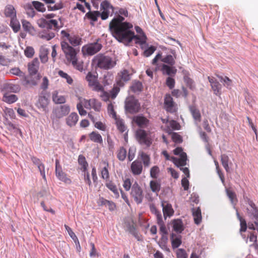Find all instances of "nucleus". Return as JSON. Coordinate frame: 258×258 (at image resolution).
<instances>
[{
    "instance_id": "nucleus-1",
    "label": "nucleus",
    "mask_w": 258,
    "mask_h": 258,
    "mask_svg": "<svg viewBox=\"0 0 258 258\" xmlns=\"http://www.w3.org/2000/svg\"><path fill=\"white\" fill-rule=\"evenodd\" d=\"M133 28V24L127 22L119 24L117 20H115L112 25H109V29L112 36L119 42L128 44L135 39L137 43L141 45L145 44L146 36L139 37L136 35Z\"/></svg>"
},
{
    "instance_id": "nucleus-2",
    "label": "nucleus",
    "mask_w": 258,
    "mask_h": 258,
    "mask_svg": "<svg viewBox=\"0 0 258 258\" xmlns=\"http://www.w3.org/2000/svg\"><path fill=\"white\" fill-rule=\"evenodd\" d=\"M92 63L96 67L105 70H108L115 66L116 60L110 56L99 53L94 57Z\"/></svg>"
},
{
    "instance_id": "nucleus-3",
    "label": "nucleus",
    "mask_w": 258,
    "mask_h": 258,
    "mask_svg": "<svg viewBox=\"0 0 258 258\" xmlns=\"http://www.w3.org/2000/svg\"><path fill=\"white\" fill-rule=\"evenodd\" d=\"M60 46L66 59L71 62L77 57V54L79 52V49L75 48L71 46L68 42L66 41H61Z\"/></svg>"
},
{
    "instance_id": "nucleus-4",
    "label": "nucleus",
    "mask_w": 258,
    "mask_h": 258,
    "mask_svg": "<svg viewBox=\"0 0 258 258\" xmlns=\"http://www.w3.org/2000/svg\"><path fill=\"white\" fill-rule=\"evenodd\" d=\"M140 108V103L134 96H131L126 99L125 109L126 112L131 114H134L138 112Z\"/></svg>"
},
{
    "instance_id": "nucleus-5",
    "label": "nucleus",
    "mask_w": 258,
    "mask_h": 258,
    "mask_svg": "<svg viewBox=\"0 0 258 258\" xmlns=\"http://www.w3.org/2000/svg\"><path fill=\"white\" fill-rule=\"evenodd\" d=\"M98 41L99 39L95 42L84 45L82 48L83 55H93L99 52L102 49V45Z\"/></svg>"
},
{
    "instance_id": "nucleus-6",
    "label": "nucleus",
    "mask_w": 258,
    "mask_h": 258,
    "mask_svg": "<svg viewBox=\"0 0 258 258\" xmlns=\"http://www.w3.org/2000/svg\"><path fill=\"white\" fill-rule=\"evenodd\" d=\"M130 195L137 204H140L142 202L144 198L143 191L136 181L133 183L132 186Z\"/></svg>"
},
{
    "instance_id": "nucleus-7",
    "label": "nucleus",
    "mask_w": 258,
    "mask_h": 258,
    "mask_svg": "<svg viewBox=\"0 0 258 258\" xmlns=\"http://www.w3.org/2000/svg\"><path fill=\"white\" fill-rule=\"evenodd\" d=\"M62 41H68L73 46H77L81 44L82 38L78 35H71L65 30H62L60 32Z\"/></svg>"
},
{
    "instance_id": "nucleus-8",
    "label": "nucleus",
    "mask_w": 258,
    "mask_h": 258,
    "mask_svg": "<svg viewBox=\"0 0 258 258\" xmlns=\"http://www.w3.org/2000/svg\"><path fill=\"white\" fill-rule=\"evenodd\" d=\"M136 138L139 143L149 147L152 144L151 139L148 136L147 133L144 130L139 129L136 133Z\"/></svg>"
},
{
    "instance_id": "nucleus-9",
    "label": "nucleus",
    "mask_w": 258,
    "mask_h": 258,
    "mask_svg": "<svg viewBox=\"0 0 258 258\" xmlns=\"http://www.w3.org/2000/svg\"><path fill=\"white\" fill-rule=\"evenodd\" d=\"M249 207L247 208V213L250 217H252L255 221L254 224L256 226V230L258 232V207L251 200L248 201Z\"/></svg>"
},
{
    "instance_id": "nucleus-10",
    "label": "nucleus",
    "mask_w": 258,
    "mask_h": 258,
    "mask_svg": "<svg viewBox=\"0 0 258 258\" xmlns=\"http://www.w3.org/2000/svg\"><path fill=\"white\" fill-rule=\"evenodd\" d=\"M70 112V106L68 104H64L56 108L53 113L56 118L60 119L67 115Z\"/></svg>"
},
{
    "instance_id": "nucleus-11",
    "label": "nucleus",
    "mask_w": 258,
    "mask_h": 258,
    "mask_svg": "<svg viewBox=\"0 0 258 258\" xmlns=\"http://www.w3.org/2000/svg\"><path fill=\"white\" fill-rule=\"evenodd\" d=\"M101 177L105 180L109 179V165L107 161H102L100 162L98 169Z\"/></svg>"
},
{
    "instance_id": "nucleus-12",
    "label": "nucleus",
    "mask_w": 258,
    "mask_h": 258,
    "mask_svg": "<svg viewBox=\"0 0 258 258\" xmlns=\"http://www.w3.org/2000/svg\"><path fill=\"white\" fill-rule=\"evenodd\" d=\"M164 108L166 110L171 113L176 111V105L173 102V98L169 94H166L164 97Z\"/></svg>"
},
{
    "instance_id": "nucleus-13",
    "label": "nucleus",
    "mask_w": 258,
    "mask_h": 258,
    "mask_svg": "<svg viewBox=\"0 0 258 258\" xmlns=\"http://www.w3.org/2000/svg\"><path fill=\"white\" fill-rule=\"evenodd\" d=\"M83 105L87 109L93 108L96 111L99 112L101 108V103L96 99H84Z\"/></svg>"
},
{
    "instance_id": "nucleus-14",
    "label": "nucleus",
    "mask_w": 258,
    "mask_h": 258,
    "mask_svg": "<svg viewBox=\"0 0 258 258\" xmlns=\"http://www.w3.org/2000/svg\"><path fill=\"white\" fill-rule=\"evenodd\" d=\"M48 97L49 95L46 93H41L36 103L37 107L39 109H42L43 111H46L49 102Z\"/></svg>"
},
{
    "instance_id": "nucleus-15",
    "label": "nucleus",
    "mask_w": 258,
    "mask_h": 258,
    "mask_svg": "<svg viewBox=\"0 0 258 258\" xmlns=\"http://www.w3.org/2000/svg\"><path fill=\"white\" fill-rule=\"evenodd\" d=\"M118 79L116 81V85L119 87H123L124 82H126L130 80V75L127 70L121 71L117 75Z\"/></svg>"
},
{
    "instance_id": "nucleus-16",
    "label": "nucleus",
    "mask_w": 258,
    "mask_h": 258,
    "mask_svg": "<svg viewBox=\"0 0 258 258\" xmlns=\"http://www.w3.org/2000/svg\"><path fill=\"white\" fill-rule=\"evenodd\" d=\"M133 121L141 128L147 127L150 123V120L142 115L134 116Z\"/></svg>"
},
{
    "instance_id": "nucleus-17",
    "label": "nucleus",
    "mask_w": 258,
    "mask_h": 258,
    "mask_svg": "<svg viewBox=\"0 0 258 258\" xmlns=\"http://www.w3.org/2000/svg\"><path fill=\"white\" fill-rule=\"evenodd\" d=\"M131 171L134 175H140L143 171V165L141 161L136 160L131 166Z\"/></svg>"
},
{
    "instance_id": "nucleus-18",
    "label": "nucleus",
    "mask_w": 258,
    "mask_h": 258,
    "mask_svg": "<svg viewBox=\"0 0 258 258\" xmlns=\"http://www.w3.org/2000/svg\"><path fill=\"white\" fill-rule=\"evenodd\" d=\"M34 75H30L27 76H24L23 80L25 82V85L27 86H36L40 78V75H38L34 76Z\"/></svg>"
},
{
    "instance_id": "nucleus-19",
    "label": "nucleus",
    "mask_w": 258,
    "mask_h": 258,
    "mask_svg": "<svg viewBox=\"0 0 258 258\" xmlns=\"http://www.w3.org/2000/svg\"><path fill=\"white\" fill-rule=\"evenodd\" d=\"M39 66V61L38 58H35L29 63L28 65V72L30 75H36Z\"/></svg>"
},
{
    "instance_id": "nucleus-20",
    "label": "nucleus",
    "mask_w": 258,
    "mask_h": 258,
    "mask_svg": "<svg viewBox=\"0 0 258 258\" xmlns=\"http://www.w3.org/2000/svg\"><path fill=\"white\" fill-rule=\"evenodd\" d=\"M55 172L56 177L59 180L67 184H70L72 182L71 179L68 177L67 174L62 171V168L55 170Z\"/></svg>"
},
{
    "instance_id": "nucleus-21",
    "label": "nucleus",
    "mask_w": 258,
    "mask_h": 258,
    "mask_svg": "<svg viewBox=\"0 0 258 258\" xmlns=\"http://www.w3.org/2000/svg\"><path fill=\"white\" fill-rule=\"evenodd\" d=\"M171 160L178 167L183 166L186 165L187 156L185 153H183L180 155L179 158H177L174 157H171Z\"/></svg>"
},
{
    "instance_id": "nucleus-22",
    "label": "nucleus",
    "mask_w": 258,
    "mask_h": 258,
    "mask_svg": "<svg viewBox=\"0 0 258 258\" xmlns=\"http://www.w3.org/2000/svg\"><path fill=\"white\" fill-rule=\"evenodd\" d=\"M4 14L6 17L10 18L11 19L17 17L16 11L12 5H8L6 6L4 10Z\"/></svg>"
},
{
    "instance_id": "nucleus-23",
    "label": "nucleus",
    "mask_w": 258,
    "mask_h": 258,
    "mask_svg": "<svg viewBox=\"0 0 258 258\" xmlns=\"http://www.w3.org/2000/svg\"><path fill=\"white\" fill-rule=\"evenodd\" d=\"M127 231L133 235L138 241L142 240L141 235L139 233L136 225L133 223L132 225L129 224L127 226Z\"/></svg>"
},
{
    "instance_id": "nucleus-24",
    "label": "nucleus",
    "mask_w": 258,
    "mask_h": 258,
    "mask_svg": "<svg viewBox=\"0 0 258 258\" xmlns=\"http://www.w3.org/2000/svg\"><path fill=\"white\" fill-rule=\"evenodd\" d=\"M55 33L50 30H45L39 34V36L40 38L49 41L55 37Z\"/></svg>"
},
{
    "instance_id": "nucleus-25",
    "label": "nucleus",
    "mask_w": 258,
    "mask_h": 258,
    "mask_svg": "<svg viewBox=\"0 0 258 258\" xmlns=\"http://www.w3.org/2000/svg\"><path fill=\"white\" fill-rule=\"evenodd\" d=\"M192 214L194 217L195 223L199 225L202 222V217L201 210L200 207L193 208L192 209Z\"/></svg>"
},
{
    "instance_id": "nucleus-26",
    "label": "nucleus",
    "mask_w": 258,
    "mask_h": 258,
    "mask_svg": "<svg viewBox=\"0 0 258 258\" xmlns=\"http://www.w3.org/2000/svg\"><path fill=\"white\" fill-rule=\"evenodd\" d=\"M79 116L76 113H71L66 118V123L70 127L75 126L78 121Z\"/></svg>"
},
{
    "instance_id": "nucleus-27",
    "label": "nucleus",
    "mask_w": 258,
    "mask_h": 258,
    "mask_svg": "<svg viewBox=\"0 0 258 258\" xmlns=\"http://www.w3.org/2000/svg\"><path fill=\"white\" fill-rule=\"evenodd\" d=\"M100 13L99 11H89L85 15V17L91 21L90 24L94 25V22H96L98 20V17L100 16Z\"/></svg>"
},
{
    "instance_id": "nucleus-28",
    "label": "nucleus",
    "mask_w": 258,
    "mask_h": 258,
    "mask_svg": "<svg viewBox=\"0 0 258 258\" xmlns=\"http://www.w3.org/2000/svg\"><path fill=\"white\" fill-rule=\"evenodd\" d=\"M52 99L55 104H62L66 102L64 96L59 95L57 91H54L52 94Z\"/></svg>"
},
{
    "instance_id": "nucleus-29",
    "label": "nucleus",
    "mask_w": 258,
    "mask_h": 258,
    "mask_svg": "<svg viewBox=\"0 0 258 258\" xmlns=\"http://www.w3.org/2000/svg\"><path fill=\"white\" fill-rule=\"evenodd\" d=\"M21 22L23 28L25 31L31 34H33L35 32V30L30 22L26 20H22Z\"/></svg>"
},
{
    "instance_id": "nucleus-30",
    "label": "nucleus",
    "mask_w": 258,
    "mask_h": 258,
    "mask_svg": "<svg viewBox=\"0 0 258 258\" xmlns=\"http://www.w3.org/2000/svg\"><path fill=\"white\" fill-rule=\"evenodd\" d=\"M171 53L173 54L174 56L171 55H167L164 57L161 58V61L164 63L169 64L171 66H172L175 63V59L176 58V56L175 54V50H172Z\"/></svg>"
},
{
    "instance_id": "nucleus-31",
    "label": "nucleus",
    "mask_w": 258,
    "mask_h": 258,
    "mask_svg": "<svg viewBox=\"0 0 258 258\" xmlns=\"http://www.w3.org/2000/svg\"><path fill=\"white\" fill-rule=\"evenodd\" d=\"M162 206L163 207V212L164 214V216L165 217L166 216H171L174 213V211L172 208L171 204L166 203L165 204V203H162Z\"/></svg>"
},
{
    "instance_id": "nucleus-32",
    "label": "nucleus",
    "mask_w": 258,
    "mask_h": 258,
    "mask_svg": "<svg viewBox=\"0 0 258 258\" xmlns=\"http://www.w3.org/2000/svg\"><path fill=\"white\" fill-rule=\"evenodd\" d=\"M115 120V124L117 130L121 133L125 132L127 128L125 125L124 120L119 117L114 118Z\"/></svg>"
},
{
    "instance_id": "nucleus-33",
    "label": "nucleus",
    "mask_w": 258,
    "mask_h": 258,
    "mask_svg": "<svg viewBox=\"0 0 258 258\" xmlns=\"http://www.w3.org/2000/svg\"><path fill=\"white\" fill-rule=\"evenodd\" d=\"M91 141L93 142L101 144L103 142L102 138L100 134L96 132H92L89 135Z\"/></svg>"
},
{
    "instance_id": "nucleus-34",
    "label": "nucleus",
    "mask_w": 258,
    "mask_h": 258,
    "mask_svg": "<svg viewBox=\"0 0 258 258\" xmlns=\"http://www.w3.org/2000/svg\"><path fill=\"white\" fill-rule=\"evenodd\" d=\"M189 110L194 119L199 122L201 120V114L200 110L194 106L189 107Z\"/></svg>"
},
{
    "instance_id": "nucleus-35",
    "label": "nucleus",
    "mask_w": 258,
    "mask_h": 258,
    "mask_svg": "<svg viewBox=\"0 0 258 258\" xmlns=\"http://www.w3.org/2000/svg\"><path fill=\"white\" fill-rule=\"evenodd\" d=\"M10 26L15 33L19 32L21 28L20 24L17 17L11 19Z\"/></svg>"
},
{
    "instance_id": "nucleus-36",
    "label": "nucleus",
    "mask_w": 258,
    "mask_h": 258,
    "mask_svg": "<svg viewBox=\"0 0 258 258\" xmlns=\"http://www.w3.org/2000/svg\"><path fill=\"white\" fill-rule=\"evenodd\" d=\"M221 162L222 166L227 172H229L230 171L229 167V158L228 155L225 154H223L220 156Z\"/></svg>"
},
{
    "instance_id": "nucleus-37",
    "label": "nucleus",
    "mask_w": 258,
    "mask_h": 258,
    "mask_svg": "<svg viewBox=\"0 0 258 258\" xmlns=\"http://www.w3.org/2000/svg\"><path fill=\"white\" fill-rule=\"evenodd\" d=\"M105 181L106 186L111 191H112L115 195L119 196L117 188L115 183L112 181L109 180V179Z\"/></svg>"
},
{
    "instance_id": "nucleus-38",
    "label": "nucleus",
    "mask_w": 258,
    "mask_h": 258,
    "mask_svg": "<svg viewBox=\"0 0 258 258\" xmlns=\"http://www.w3.org/2000/svg\"><path fill=\"white\" fill-rule=\"evenodd\" d=\"M126 150L123 147H120L116 152V156L119 161H124L126 157Z\"/></svg>"
},
{
    "instance_id": "nucleus-39",
    "label": "nucleus",
    "mask_w": 258,
    "mask_h": 258,
    "mask_svg": "<svg viewBox=\"0 0 258 258\" xmlns=\"http://www.w3.org/2000/svg\"><path fill=\"white\" fill-rule=\"evenodd\" d=\"M150 187L153 192L157 194L161 189L160 182L157 180H151L150 182Z\"/></svg>"
},
{
    "instance_id": "nucleus-40",
    "label": "nucleus",
    "mask_w": 258,
    "mask_h": 258,
    "mask_svg": "<svg viewBox=\"0 0 258 258\" xmlns=\"http://www.w3.org/2000/svg\"><path fill=\"white\" fill-rule=\"evenodd\" d=\"M78 162L80 165L81 166V169L83 172H86L87 170L88 164L86 161L85 157L83 155H79L78 158Z\"/></svg>"
},
{
    "instance_id": "nucleus-41",
    "label": "nucleus",
    "mask_w": 258,
    "mask_h": 258,
    "mask_svg": "<svg viewBox=\"0 0 258 258\" xmlns=\"http://www.w3.org/2000/svg\"><path fill=\"white\" fill-rule=\"evenodd\" d=\"M73 67L76 70L82 72L84 70V63L82 61H78V57L70 62Z\"/></svg>"
},
{
    "instance_id": "nucleus-42",
    "label": "nucleus",
    "mask_w": 258,
    "mask_h": 258,
    "mask_svg": "<svg viewBox=\"0 0 258 258\" xmlns=\"http://www.w3.org/2000/svg\"><path fill=\"white\" fill-rule=\"evenodd\" d=\"M18 100V97L14 94H5L4 95L3 100L7 103L11 104L15 102Z\"/></svg>"
},
{
    "instance_id": "nucleus-43",
    "label": "nucleus",
    "mask_w": 258,
    "mask_h": 258,
    "mask_svg": "<svg viewBox=\"0 0 258 258\" xmlns=\"http://www.w3.org/2000/svg\"><path fill=\"white\" fill-rule=\"evenodd\" d=\"M47 29L51 30L54 29L55 30H58L59 29V27L58 26V22L56 20H47Z\"/></svg>"
},
{
    "instance_id": "nucleus-44",
    "label": "nucleus",
    "mask_w": 258,
    "mask_h": 258,
    "mask_svg": "<svg viewBox=\"0 0 258 258\" xmlns=\"http://www.w3.org/2000/svg\"><path fill=\"white\" fill-rule=\"evenodd\" d=\"M24 8L26 11L27 15L29 17L33 18L35 15V12L32 4H26L24 6Z\"/></svg>"
},
{
    "instance_id": "nucleus-45",
    "label": "nucleus",
    "mask_w": 258,
    "mask_h": 258,
    "mask_svg": "<svg viewBox=\"0 0 258 258\" xmlns=\"http://www.w3.org/2000/svg\"><path fill=\"white\" fill-rule=\"evenodd\" d=\"M161 71L163 72V73H165L168 75L175 74L176 72V69L165 64L162 65Z\"/></svg>"
},
{
    "instance_id": "nucleus-46",
    "label": "nucleus",
    "mask_w": 258,
    "mask_h": 258,
    "mask_svg": "<svg viewBox=\"0 0 258 258\" xmlns=\"http://www.w3.org/2000/svg\"><path fill=\"white\" fill-rule=\"evenodd\" d=\"M58 75L61 78H64L66 80L67 82L69 85H72L73 83V79L67 73L64 72L62 70H59L58 72Z\"/></svg>"
},
{
    "instance_id": "nucleus-47",
    "label": "nucleus",
    "mask_w": 258,
    "mask_h": 258,
    "mask_svg": "<svg viewBox=\"0 0 258 258\" xmlns=\"http://www.w3.org/2000/svg\"><path fill=\"white\" fill-rule=\"evenodd\" d=\"M173 228L174 231L177 232H181L183 230L182 223L181 220H175L173 223Z\"/></svg>"
},
{
    "instance_id": "nucleus-48",
    "label": "nucleus",
    "mask_w": 258,
    "mask_h": 258,
    "mask_svg": "<svg viewBox=\"0 0 258 258\" xmlns=\"http://www.w3.org/2000/svg\"><path fill=\"white\" fill-rule=\"evenodd\" d=\"M211 86L215 95L217 96H220L221 95V85L218 81L215 82Z\"/></svg>"
},
{
    "instance_id": "nucleus-49",
    "label": "nucleus",
    "mask_w": 258,
    "mask_h": 258,
    "mask_svg": "<svg viewBox=\"0 0 258 258\" xmlns=\"http://www.w3.org/2000/svg\"><path fill=\"white\" fill-rule=\"evenodd\" d=\"M32 4L34 8L38 12L43 13L46 11L44 5L42 3L38 1H33Z\"/></svg>"
},
{
    "instance_id": "nucleus-50",
    "label": "nucleus",
    "mask_w": 258,
    "mask_h": 258,
    "mask_svg": "<svg viewBox=\"0 0 258 258\" xmlns=\"http://www.w3.org/2000/svg\"><path fill=\"white\" fill-rule=\"evenodd\" d=\"M217 77L220 79V80L221 82H223V85L224 86H225L227 88H230V87L232 85V81L231 79H230L228 77L226 76L223 77L222 76L217 75Z\"/></svg>"
},
{
    "instance_id": "nucleus-51",
    "label": "nucleus",
    "mask_w": 258,
    "mask_h": 258,
    "mask_svg": "<svg viewBox=\"0 0 258 258\" xmlns=\"http://www.w3.org/2000/svg\"><path fill=\"white\" fill-rule=\"evenodd\" d=\"M86 79L88 82L89 85L90 87L98 81L97 77L95 75H93L91 72L88 73Z\"/></svg>"
},
{
    "instance_id": "nucleus-52",
    "label": "nucleus",
    "mask_w": 258,
    "mask_h": 258,
    "mask_svg": "<svg viewBox=\"0 0 258 258\" xmlns=\"http://www.w3.org/2000/svg\"><path fill=\"white\" fill-rule=\"evenodd\" d=\"M143 89V85L139 81L135 82L131 86V90L134 92H141Z\"/></svg>"
},
{
    "instance_id": "nucleus-53",
    "label": "nucleus",
    "mask_w": 258,
    "mask_h": 258,
    "mask_svg": "<svg viewBox=\"0 0 258 258\" xmlns=\"http://www.w3.org/2000/svg\"><path fill=\"white\" fill-rule=\"evenodd\" d=\"M101 9L104 11L109 12L110 9H113V6L107 1H103L100 5Z\"/></svg>"
},
{
    "instance_id": "nucleus-54",
    "label": "nucleus",
    "mask_w": 258,
    "mask_h": 258,
    "mask_svg": "<svg viewBox=\"0 0 258 258\" xmlns=\"http://www.w3.org/2000/svg\"><path fill=\"white\" fill-rule=\"evenodd\" d=\"M248 238H249L250 242H253V243L250 245V246H253L255 247V248H257L258 244L257 243V240L256 235L254 234L253 232H251L249 234V235L248 236Z\"/></svg>"
},
{
    "instance_id": "nucleus-55",
    "label": "nucleus",
    "mask_w": 258,
    "mask_h": 258,
    "mask_svg": "<svg viewBox=\"0 0 258 258\" xmlns=\"http://www.w3.org/2000/svg\"><path fill=\"white\" fill-rule=\"evenodd\" d=\"M237 216L240 222V232H245L247 228V224L245 220L243 219L239 215L238 212H237Z\"/></svg>"
},
{
    "instance_id": "nucleus-56",
    "label": "nucleus",
    "mask_w": 258,
    "mask_h": 258,
    "mask_svg": "<svg viewBox=\"0 0 258 258\" xmlns=\"http://www.w3.org/2000/svg\"><path fill=\"white\" fill-rule=\"evenodd\" d=\"M181 244V240L180 237L173 238V234H172L171 244L173 248H176Z\"/></svg>"
},
{
    "instance_id": "nucleus-57",
    "label": "nucleus",
    "mask_w": 258,
    "mask_h": 258,
    "mask_svg": "<svg viewBox=\"0 0 258 258\" xmlns=\"http://www.w3.org/2000/svg\"><path fill=\"white\" fill-rule=\"evenodd\" d=\"M63 8V5L61 2L56 3L54 6L51 5L47 6L48 10L49 11H54L60 10Z\"/></svg>"
},
{
    "instance_id": "nucleus-58",
    "label": "nucleus",
    "mask_w": 258,
    "mask_h": 258,
    "mask_svg": "<svg viewBox=\"0 0 258 258\" xmlns=\"http://www.w3.org/2000/svg\"><path fill=\"white\" fill-rule=\"evenodd\" d=\"M159 172V168L157 166H154L150 169L151 177L153 178H157Z\"/></svg>"
},
{
    "instance_id": "nucleus-59",
    "label": "nucleus",
    "mask_w": 258,
    "mask_h": 258,
    "mask_svg": "<svg viewBox=\"0 0 258 258\" xmlns=\"http://www.w3.org/2000/svg\"><path fill=\"white\" fill-rule=\"evenodd\" d=\"M145 167H148L150 164V158L147 154L142 153L141 155Z\"/></svg>"
},
{
    "instance_id": "nucleus-60",
    "label": "nucleus",
    "mask_w": 258,
    "mask_h": 258,
    "mask_svg": "<svg viewBox=\"0 0 258 258\" xmlns=\"http://www.w3.org/2000/svg\"><path fill=\"white\" fill-rule=\"evenodd\" d=\"M171 138L173 141L176 143H181L182 142V137L177 133H172Z\"/></svg>"
},
{
    "instance_id": "nucleus-61",
    "label": "nucleus",
    "mask_w": 258,
    "mask_h": 258,
    "mask_svg": "<svg viewBox=\"0 0 258 258\" xmlns=\"http://www.w3.org/2000/svg\"><path fill=\"white\" fill-rule=\"evenodd\" d=\"M119 87L116 85V86H114L112 89L110 91L109 94L111 99H113L116 97L120 91Z\"/></svg>"
},
{
    "instance_id": "nucleus-62",
    "label": "nucleus",
    "mask_w": 258,
    "mask_h": 258,
    "mask_svg": "<svg viewBox=\"0 0 258 258\" xmlns=\"http://www.w3.org/2000/svg\"><path fill=\"white\" fill-rule=\"evenodd\" d=\"M185 82L187 87L191 90H194L196 88L194 81L190 78L186 77L184 79Z\"/></svg>"
},
{
    "instance_id": "nucleus-63",
    "label": "nucleus",
    "mask_w": 258,
    "mask_h": 258,
    "mask_svg": "<svg viewBox=\"0 0 258 258\" xmlns=\"http://www.w3.org/2000/svg\"><path fill=\"white\" fill-rule=\"evenodd\" d=\"M156 50V47L151 46L148 48L146 49L143 52V54L146 57H149L152 55L154 51Z\"/></svg>"
},
{
    "instance_id": "nucleus-64",
    "label": "nucleus",
    "mask_w": 258,
    "mask_h": 258,
    "mask_svg": "<svg viewBox=\"0 0 258 258\" xmlns=\"http://www.w3.org/2000/svg\"><path fill=\"white\" fill-rule=\"evenodd\" d=\"M177 258H187V254L184 249L182 248L178 249L176 251Z\"/></svg>"
}]
</instances>
